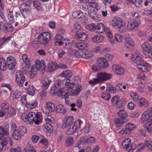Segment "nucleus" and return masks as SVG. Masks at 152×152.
Here are the masks:
<instances>
[{
    "mask_svg": "<svg viewBox=\"0 0 152 152\" xmlns=\"http://www.w3.org/2000/svg\"><path fill=\"white\" fill-rule=\"evenodd\" d=\"M97 78L92 79L89 83L91 84H96L99 83H101L111 79L112 75L106 72H99L96 75Z\"/></svg>",
    "mask_w": 152,
    "mask_h": 152,
    "instance_id": "nucleus-1",
    "label": "nucleus"
},
{
    "mask_svg": "<svg viewBox=\"0 0 152 152\" xmlns=\"http://www.w3.org/2000/svg\"><path fill=\"white\" fill-rule=\"evenodd\" d=\"M35 63V64L31 67V73L30 75V77L31 78H33L36 76L37 73V70L40 69L42 70H45L46 68L45 62L43 60L40 61L38 59H36Z\"/></svg>",
    "mask_w": 152,
    "mask_h": 152,
    "instance_id": "nucleus-2",
    "label": "nucleus"
},
{
    "mask_svg": "<svg viewBox=\"0 0 152 152\" xmlns=\"http://www.w3.org/2000/svg\"><path fill=\"white\" fill-rule=\"evenodd\" d=\"M63 81L61 80H58L55 85L53 86L50 90V93L52 95H56L58 96H62L63 92L62 90L64 88L62 87L64 85Z\"/></svg>",
    "mask_w": 152,
    "mask_h": 152,
    "instance_id": "nucleus-3",
    "label": "nucleus"
},
{
    "mask_svg": "<svg viewBox=\"0 0 152 152\" xmlns=\"http://www.w3.org/2000/svg\"><path fill=\"white\" fill-rule=\"evenodd\" d=\"M111 23L113 26H117L118 28L119 31L120 33H123L125 32L126 30V24L119 18L114 17Z\"/></svg>",
    "mask_w": 152,
    "mask_h": 152,
    "instance_id": "nucleus-4",
    "label": "nucleus"
},
{
    "mask_svg": "<svg viewBox=\"0 0 152 152\" xmlns=\"http://www.w3.org/2000/svg\"><path fill=\"white\" fill-rule=\"evenodd\" d=\"M27 121L28 123L31 125L33 122L37 125L41 122L42 120L40 118V115L38 114L35 113L34 112H30L28 114Z\"/></svg>",
    "mask_w": 152,
    "mask_h": 152,
    "instance_id": "nucleus-5",
    "label": "nucleus"
},
{
    "mask_svg": "<svg viewBox=\"0 0 152 152\" xmlns=\"http://www.w3.org/2000/svg\"><path fill=\"white\" fill-rule=\"evenodd\" d=\"M108 66V63L105 59L99 58L97 59V63L92 66V69L95 72L98 71L102 68H106Z\"/></svg>",
    "mask_w": 152,
    "mask_h": 152,
    "instance_id": "nucleus-6",
    "label": "nucleus"
},
{
    "mask_svg": "<svg viewBox=\"0 0 152 152\" xmlns=\"http://www.w3.org/2000/svg\"><path fill=\"white\" fill-rule=\"evenodd\" d=\"M131 139L127 138L124 140L122 142L123 148L126 149L128 152H132L135 148L136 145L135 143H131Z\"/></svg>",
    "mask_w": 152,
    "mask_h": 152,
    "instance_id": "nucleus-7",
    "label": "nucleus"
},
{
    "mask_svg": "<svg viewBox=\"0 0 152 152\" xmlns=\"http://www.w3.org/2000/svg\"><path fill=\"white\" fill-rule=\"evenodd\" d=\"M51 38L50 34L48 32H44L38 37L37 42L38 44L45 45L50 41Z\"/></svg>",
    "mask_w": 152,
    "mask_h": 152,
    "instance_id": "nucleus-8",
    "label": "nucleus"
},
{
    "mask_svg": "<svg viewBox=\"0 0 152 152\" xmlns=\"http://www.w3.org/2000/svg\"><path fill=\"white\" fill-rule=\"evenodd\" d=\"M118 114L119 118L115 119L114 121L115 124H121L126 122L125 118L127 117V113L126 110H121L118 112Z\"/></svg>",
    "mask_w": 152,
    "mask_h": 152,
    "instance_id": "nucleus-9",
    "label": "nucleus"
},
{
    "mask_svg": "<svg viewBox=\"0 0 152 152\" xmlns=\"http://www.w3.org/2000/svg\"><path fill=\"white\" fill-rule=\"evenodd\" d=\"M16 81L17 84L20 86H23L24 83L26 81L25 76L23 72L20 70L16 73Z\"/></svg>",
    "mask_w": 152,
    "mask_h": 152,
    "instance_id": "nucleus-10",
    "label": "nucleus"
},
{
    "mask_svg": "<svg viewBox=\"0 0 152 152\" xmlns=\"http://www.w3.org/2000/svg\"><path fill=\"white\" fill-rule=\"evenodd\" d=\"M142 48L146 52L145 54L148 56L149 58H152V47L148 42H145L142 44Z\"/></svg>",
    "mask_w": 152,
    "mask_h": 152,
    "instance_id": "nucleus-11",
    "label": "nucleus"
},
{
    "mask_svg": "<svg viewBox=\"0 0 152 152\" xmlns=\"http://www.w3.org/2000/svg\"><path fill=\"white\" fill-rule=\"evenodd\" d=\"M112 69L113 71L117 75H122L124 74L125 70L124 68L118 65H113Z\"/></svg>",
    "mask_w": 152,
    "mask_h": 152,
    "instance_id": "nucleus-12",
    "label": "nucleus"
},
{
    "mask_svg": "<svg viewBox=\"0 0 152 152\" xmlns=\"http://www.w3.org/2000/svg\"><path fill=\"white\" fill-rule=\"evenodd\" d=\"M7 66L10 70H12L16 64V61L15 58L12 56H9L7 59Z\"/></svg>",
    "mask_w": 152,
    "mask_h": 152,
    "instance_id": "nucleus-13",
    "label": "nucleus"
},
{
    "mask_svg": "<svg viewBox=\"0 0 152 152\" xmlns=\"http://www.w3.org/2000/svg\"><path fill=\"white\" fill-rule=\"evenodd\" d=\"M139 25L138 21L134 19H132V20H131L129 22L128 24L127 29L130 31H133L137 29Z\"/></svg>",
    "mask_w": 152,
    "mask_h": 152,
    "instance_id": "nucleus-14",
    "label": "nucleus"
},
{
    "mask_svg": "<svg viewBox=\"0 0 152 152\" xmlns=\"http://www.w3.org/2000/svg\"><path fill=\"white\" fill-rule=\"evenodd\" d=\"M134 125L133 124L128 123L126 124L125 127L120 132V133L121 134H129L134 129Z\"/></svg>",
    "mask_w": 152,
    "mask_h": 152,
    "instance_id": "nucleus-15",
    "label": "nucleus"
},
{
    "mask_svg": "<svg viewBox=\"0 0 152 152\" xmlns=\"http://www.w3.org/2000/svg\"><path fill=\"white\" fill-rule=\"evenodd\" d=\"M74 118L73 117L69 116L65 118L63 121V124L61 127L62 129H65L68 126H70L73 124L74 121Z\"/></svg>",
    "mask_w": 152,
    "mask_h": 152,
    "instance_id": "nucleus-16",
    "label": "nucleus"
},
{
    "mask_svg": "<svg viewBox=\"0 0 152 152\" xmlns=\"http://www.w3.org/2000/svg\"><path fill=\"white\" fill-rule=\"evenodd\" d=\"M75 38L78 40L84 41L87 38L88 35L83 31H76L75 35Z\"/></svg>",
    "mask_w": 152,
    "mask_h": 152,
    "instance_id": "nucleus-17",
    "label": "nucleus"
},
{
    "mask_svg": "<svg viewBox=\"0 0 152 152\" xmlns=\"http://www.w3.org/2000/svg\"><path fill=\"white\" fill-rule=\"evenodd\" d=\"M131 59L132 61L137 65L144 62L143 60L140 58L138 54L136 53L132 56Z\"/></svg>",
    "mask_w": 152,
    "mask_h": 152,
    "instance_id": "nucleus-18",
    "label": "nucleus"
},
{
    "mask_svg": "<svg viewBox=\"0 0 152 152\" xmlns=\"http://www.w3.org/2000/svg\"><path fill=\"white\" fill-rule=\"evenodd\" d=\"M27 7L24 4H22L20 6V13L25 18H27L29 15V10L27 8Z\"/></svg>",
    "mask_w": 152,
    "mask_h": 152,
    "instance_id": "nucleus-19",
    "label": "nucleus"
},
{
    "mask_svg": "<svg viewBox=\"0 0 152 152\" xmlns=\"http://www.w3.org/2000/svg\"><path fill=\"white\" fill-rule=\"evenodd\" d=\"M88 14L92 19L95 21L99 18V15L97 12L93 9H90L88 10Z\"/></svg>",
    "mask_w": 152,
    "mask_h": 152,
    "instance_id": "nucleus-20",
    "label": "nucleus"
},
{
    "mask_svg": "<svg viewBox=\"0 0 152 152\" xmlns=\"http://www.w3.org/2000/svg\"><path fill=\"white\" fill-rule=\"evenodd\" d=\"M63 37L60 34H56L54 38L55 41V44L56 45H62V42L63 41Z\"/></svg>",
    "mask_w": 152,
    "mask_h": 152,
    "instance_id": "nucleus-21",
    "label": "nucleus"
},
{
    "mask_svg": "<svg viewBox=\"0 0 152 152\" xmlns=\"http://www.w3.org/2000/svg\"><path fill=\"white\" fill-rule=\"evenodd\" d=\"M38 105V102L36 100L33 99L27 103L26 107L29 109H31L37 107Z\"/></svg>",
    "mask_w": 152,
    "mask_h": 152,
    "instance_id": "nucleus-22",
    "label": "nucleus"
},
{
    "mask_svg": "<svg viewBox=\"0 0 152 152\" xmlns=\"http://www.w3.org/2000/svg\"><path fill=\"white\" fill-rule=\"evenodd\" d=\"M69 126V128L66 132V134L67 135L71 134L75 132L78 128L75 123H74Z\"/></svg>",
    "mask_w": 152,
    "mask_h": 152,
    "instance_id": "nucleus-23",
    "label": "nucleus"
},
{
    "mask_svg": "<svg viewBox=\"0 0 152 152\" xmlns=\"http://www.w3.org/2000/svg\"><path fill=\"white\" fill-rule=\"evenodd\" d=\"M12 137L16 140H20L23 135L18 129H15L12 135Z\"/></svg>",
    "mask_w": 152,
    "mask_h": 152,
    "instance_id": "nucleus-24",
    "label": "nucleus"
},
{
    "mask_svg": "<svg viewBox=\"0 0 152 152\" xmlns=\"http://www.w3.org/2000/svg\"><path fill=\"white\" fill-rule=\"evenodd\" d=\"M82 86L81 84L77 85L75 89L71 90V94L70 95L73 96L78 95L82 90Z\"/></svg>",
    "mask_w": 152,
    "mask_h": 152,
    "instance_id": "nucleus-25",
    "label": "nucleus"
},
{
    "mask_svg": "<svg viewBox=\"0 0 152 152\" xmlns=\"http://www.w3.org/2000/svg\"><path fill=\"white\" fill-rule=\"evenodd\" d=\"M62 45H63L64 48L67 49H70L72 46V44L70 43V40L66 38L64 39Z\"/></svg>",
    "mask_w": 152,
    "mask_h": 152,
    "instance_id": "nucleus-26",
    "label": "nucleus"
},
{
    "mask_svg": "<svg viewBox=\"0 0 152 152\" xmlns=\"http://www.w3.org/2000/svg\"><path fill=\"white\" fill-rule=\"evenodd\" d=\"M7 67V62L3 58H0V69L2 71H4Z\"/></svg>",
    "mask_w": 152,
    "mask_h": 152,
    "instance_id": "nucleus-27",
    "label": "nucleus"
},
{
    "mask_svg": "<svg viewBox=\"0 0 152 152\" xmlns=\"http://www.w3.org/2000/svg\"><path fill=\"white\" fill-rule=\"evenodd\" d=\"M7 144V140L5 138L0 140V150L3 151H6L8 149V148L6 146Z\"/></svg>",
    "mask_w": 152,
    "mask_h": 152,
    "instance_id": "nucleus-28",
    "label": "nucleus"
},
{
    "mask_svg": "<svg viewBox=\"0 0 152 152\" xmlns=\"http://www.w3.org/2000/svg\"><path fill=\"white\" fill-rule=\"evenodd\" d=\"M36 151L33 146L29 143L26 144L25 148L23 150V152H36Z\"/></svg>",
    "mask_w": 152,
    "mask_h": 152,
    "instance_id": "nucleus-29",
    "label": "nucleus"
},
{
    "mask_svg": "<svg viewBox=\"0 0 152 152\" xmlns=\"http://www.w3.org/2000/svg\"><path fill=\"white\" fill-rule=\"evenodd\" d=\"M97 28L96 32L98 33H102L104 31L105 28L104 24L102 23H98L96 26Z\"/></svg>",
    "mask_w": 152,
    "mask_h": 152,
    "instance_id": "nucleus-30",
    "label": "nucleus"
},
{
    "mask_svg": "<svg viewBox=\"0 0 152 152\" xmlns=\"http://www.w3.org/2000/svg\"><path fill=\"white\" fill-rule=\"evenodd\" d=\"M87 47V44L83 42L77 43L75 45V47L81 50L86 49Z\"/></svg>",
    "mask_w": 152,
    "mask_h": 152,
    "instance_id": "nucleus-31",
    "label": "nucleus"
},
{
    "mask_svg": "<svg viewBox=\"0 0 152 152\" xmlns=\"http://www.w3.org/2000/svg\"><path fill=\"white\" fill-rule=\"evenodd\" d=\"M104 39V37L102 35H95L93 37L92 40L95 43H99L102 42Z\"/></svg>",
    "mask_w": 152,
    "mask_h": 152,
    "instance_id": "nucleus-32",
    "label": "nucleus"
},
{
    "mask_svg": "<svg viewBox=\"0 0 152 152\" xmlns=\"http://www.w3.org/2000/svg\"><path fill=\"white\" fill-rule=\"evenodd\" d=\"M48 71L49 72H52L58 68V65H56L53 62L48 64L47 66Z\"/></svg>",
    "mask_w": 152,
    "mask_h": 152,
    "instance_id": "nucleus-33",
    "label": "nucleus"
},
{
    "mask_svg": "<svg viewBox=\"0 0 152 152\" xmlns=\"http://www.w3.org/2000/svg\"><path fill=\"white\" fill-rule=\"evenodd\" d=\"M3 29L6 32H12L13 31V27L11 24L5 23L4 25Z\"/></svg>",
    "mask_w": 152,
    "mask_h": 152,
    "instance_id": "nucleus-34",
    "label": "nucleus"
},
{
    "mask_svg": "<svg viewBox=\"0 0 152 152\" xmlns=\"http://www.w3.org/2000/svg\"><path fill=\"white\" fill-rule=\"evenodd\" d=\"M74 142V138L72 137H68L66 140L65 144L67 147L71 146Z\"/></svg>",
    "mask_w": 152,
    "mask_h": 152,
    "instance_id": "nucleus-35",
    "label": "nucleus"
},
{
    "mask_svg": "<svg viewBox=\"0 0 152 152\" xmlns=\"http://www.w3.org/2000/svg\"><path fill=\"white\" fill-rule=\"evenodd\" d=\"M51 82V81L48 78H45L42 81L44 88L45 89L48 88L50 83Z\"/></svg>",
    "mask_w": 152,
    "mask_h": 152,
    "instance_id": "nucleus-36",
    "label": "nucleus"
},
{
    "mask_svg": "<svg viewBox=\"0 0 152 152\" xmlns=\"http://www.w3.org/2000/svg\"><path fill=\"white\" fill-rule=\"evenodd\" d=\"M142 0H129V2L132 3V4L135 5L136 7H139L142 5Z\"/></svg>",
    "mask_w": 152,
    "mask_h": 152,
    "instance_id": "nucleus-37",
    "label": "nucleus"
},
{
    "mask_svg": "<svg viewBox=\"0 0 152 152\" xmlns=\"http://www.w3.org/2000/svg\"><path fill=\"white\" fill-rule=\"evenodd\" d=\"M56 110L57 112L64 114L66 112L65 108L61 104L58 105L56 107Z\"/></svg>",
    "mask_w": 152,
    "mask_h": 152,
    "instance_id": "nucleus-38",
    "label": "nucleus"
},
{
    "mask_svg": "<svg viewBox=\"0 0 152 152\" xmlns=\"http://www.w3.org/2000/svg\"><path fill=\"white\" fill-rule=\"evenodd\" d=\"M72 75V73L71 71L66 70L62 72L61 74V76L65 77H71Z\"/></svg>",
    "mask_w": 152,
    "mask_h": 152,
    "instance_id": "nucleus-39",
    "label": "nucleus"
},
{
    "mask_svg": "<svg viewBox=\"0 0 152 152\" xmlns=\"http://www.w3.org/2000/svg\"><path fill=\"white\" fill-rule=\"evenodd\" d=\"M126 104V102L125 99H118V101L115 103L116 106L118 107H123Z\"/></svg>",
    "mask_w": 152,
    "mask_h": 152,
    "instance_id": "nucleus-40",
    "label": "nucleus"
},
{
    "mask_svg": "<svg viewBox=\"0 0 152 152\" xmlns=\"http://www.w3.org/2000/svg\"><path fill=\"white\" fill-rule=\"evenodd\" d=\"M27 90V93L29 95L33 96L35 94V89L33 86H29Z\"/></svg>",
    "mask_w": 152,
    "mask_h": 152,
    "instance_id": "nucleus-41",
    "label": "nucleus"
},
{
    "mask_svg": "<svg viewBox=\"0 0 152 152\" xmlns=\"http://www.w3.org/2000/svg\"><path fill=\"white\" fill-rule=\"evenodd\" d=\"M150 116H150V115H148L147 113L145 112L142 115V120L143 121H149V119Z\"/></svg>",
    "mask_w": 152,
    "mask_h": 152,
    "instance_id": "nucleus-42",
    "label": "nucleus"
},
{
    "mask_svg": "<svg viewBox=\"0 0 152 152\" xmlns=\"http://www.w3.org/2000/svg\"><path fill=\"white\" fill-rule=\"evenodd\" d=\"M47 108L50 112L54 111L55 110V106L54 104L51 102H47L46 103Z\"/></svg>",
    "mask_w": 152,
    "mask_h": 152,
    "instance_id": "nucleus-43",
    "label": "nucleus"
},
{
    "mask_svg": "<svg viewBox=\"0 0 152 152\" xmlns=\"http://www.w3.org/2000/svg\"><path fill=\"white\" fill-rule=\"evenodd\" d=\"M34 6L37 10H39L42 9V6L40 2L37 1H34L33 2Z\"/></svg>",
    "mask_w": 152,
    "mask_h": 152,
    "instance_id": "nucleus-44",
    "label": "nucleus"
},
{
    "mask_svg": "<svg viewBox=\"0 0 152 152\" xmlns=\"http://www.w3.org/2000/svg\"><path fill=\"white\" fill-rule=\"evenodd\" d=\"M137 67L140 70L144 72H147L148 71L147 67L144 65V62L143 63L137 65Z\"/></svg>",
    "mask_w": 152,
    "mask_h": 152,
    "instance_id": "nucleus-45",
    "label": "nucleus"
},
{
    "mask_svg": "<svg viewBox=\"0 0 152 152\" xmlns=\"http://www.w3.org/2000/svg\"><path fill=\"white\" fill-rule=\"evenodd\" d=\"M47 125L49 124L52 123L54 121L53 118L50 115L47 116L45 118Z\"/></svg>",
    "mask_w": 152,
    "mask_h": 152,
    "instance_id": "nucleus-46",
    "label": "nucleus"
},
{
    "mask_svg": "<svg viewBox=\"0 0 152 152\" xmlns=\"http://www.w3.org/2000/svg\"><path fill=\"white\" fill-rule=\"evenodd\" d=\"M106 90L108 91H113L114 92L116 91V89L110 83H107L106 85Z\"/></svg>",
    "mask_w": 152,
    "mask_h": 152,
    "instance_id": "nucleus-47",
    "label": "nucleus"
},
{
    "mask_svg": "<svg viewBox=\"0 0 152 152\" xmlns=\"http://www.w3.org/2000/svg\"><path fill=\"white\" fill-rule=\"evenodd\" d=\"M124 47L128 50H132L134 49V43L132 44H125Z\"/></svg>",
    "mask_w": 152,
    "mask_h": 152,
    "instance_id": "nucleus-48",
    "label": "nucleus"
},
{
    "mask_svg": "<svg viewBox=\"0 0 152 152\" xmlns=\"http://www.w3.org/2000/svg\"><path fill=\"white\" fill-rule=\"evenodd\" d=\"M93 56V55L91 53L86 51V52H83V58L88 59L91 58Z\"/></svg>",
    "mask_w": 152,
    "mask_h": 152,
    "instance_id": "nucleus-49",
    "label": "nucleus"
},
{
    "mask_svg": "<svg viewBox=\"0 0 152 152\" xmlns=\"http://www.w3.org/2000/svg\"><path fill=\"white\" fill-rule=\"evenodd\" d=\"M86 28L90 31H93L96 29V26L94 23H92L86 26Z\"/></svg>",
    "mask_w": 152,
    "mask_h": 152,
    "instance_id": "nucleus-50",
    "label": "nucleus"
},
{
    "mask_svg": "<svg viewBox=\"0 0 152 152\" xmlns=\"http://www.w3.org/2000/svg\"><path fill=\"white\" fill-rule=\"evenodd\" d=\"M8 110V113L10 116L14 115L16 113V110L14 107H11Z\"/></svg>",
    "mask_w": 152,
    "mask_h": 152,
    "instance_id": "nucleus-51",
    "label": "nucleus"
},
{
    "mask_svg": "<svg viewBox=\"0 0 152 152\" xmlns=\"http://www.w3.org/2000/svg\"><path fill=\"white\" fill-rule=\"evenodd\" d=\"M7 16L10 23H12L14 22L15 20L13 14L12 12H9V13L7 14Z\"/></svg>",
    "mask_w": 152,
    "mask_h": 152,
    "instance_id": "nucleus-52",
    "label": "nucleus"
},
{
    "mask_svg": "<svg viewBox=\"0 0 152 152\" xmlns=\"http://www.w3.org/2000/svg\"><path fill=\"white\" fill-rule=\"evenodd\" d=\"M130 96L134 99V100L135 101H137L139 98L138 95L136 93L132 92L130 93Z\"/></svg>",
    "mask_w": 152,
    "mask_h": 152,
    "instance_id": "nucleus-53",
    "label": "nucleus"
},
{
    "mask_svg": "<svg viewBox=\"0 0 152 152\" xmlns=\"http://www.w3.org/2000/svg\"><path fill=\"white\" fill-rule=\"evenodd\" d=\"M18 129L20 131L23 136L27 132V129L25 126H21L20 127L19 129Z\"/></svg>",
    "mask_w": 152,
    "mask_h": 152,
    "instance_id": "nucleus-54",
    "label": "nucleus"
},
{
    "mask_svg": "<svg viewBox=\"0 0 152 152\" xmlns=\"http://www.w3.org/2000/svg\"><path fill=\"white\" fill-rule=\"evenodd\" d=\"M147 149L152 151V141L147 140L145 142Z\"/></svg>",
    "mask_w": 152,
    "mask_h": 152,
    "instance_id": "nucleus-55",
    "label": "nucleus"
},
{
    "mask_svg": "<svg viewBox=\"0 0 152 152\" xmlns=\"http://www.w3.org/2000/svg\"><path fill=\"white\" fill-rule=\"evenodd\" d=\"M115 40L118 42H121L122 41L123 37L120 34H115Z\"/></svg>",
    "mask_w": 152,
    "mask_h": 152,
    "instance_id": "nucleus-56",
    "label": "nucleus"
},
{
    "mask_svg": "<svg viewBox=\"0 0 152 152\" xmlns=\"http://www.w3.org/2000/svg\"><path fill=\"white\" fill-rule=\"evenodd\" d=\"M81 14V12L80 11H75L72 13V15L74 18H79L81 16V15H80Z\"/></svg>",
    "mask_w": 152,
    "mask_h": 152,
    "instance_id": "nucleus-57",
    "label": "nucleus"
},
{
    "mask_svg": "<svg viewBox=\"0 0 152 152\" xmlns=\"http://www.w3.org/2000/svg\"><path fill=\"white\" fill-rule=\"evenodd\" d=\"M83 52L82 51H77L75 52V56L78 58H83Z\"/></svg>",
    "mask_w": 152,
    "mask_h": 152,
    "instance_id": "nucleus-58",
    "label": "nucleus"
},
{
    "mask_svg": "<svg viewBox=\"0 0 152 152\" xmlns=\"http://www.w3.org/2000/svg\"><path fill=\"white\" fill-rule=\"evenodd\" d=\"M87 4H88L90 6V7H93L94 8H98V4L94 2H89L87 3Z\"/></svg>",
    "mask_w": 152,
    "mask_h": 152,
    "instance_id": "nucleus-59",
    "label": "nucleus"
},
{
    "mask_svg": "<svg viewBox=\"0 0 152 152\" xmlns=\"http://www.w3.org/2000/svg\"><path fill=\"white\" fill-rule=\"evenodd\" d=\"M1 109L3 110H8L9 108V105L7 103L4 102L1 104Z\"/></svg>",
    "mask_w": 152,
    "mask_h": 152,
    "instance_id": "nucleus-60",
    "label": "nucleus"
},
{
    "mask_svg": "<svg viewBox=\"0 0 152 152\" xmlns=\"http://www.w3.org/2000/svg\"><path fill=\"white\" fill-rule=\"evenodd\" d=\"M85 142L88 143H93L95 142V140L94 138L92 137H90L86 139L85 141Z\"/></svg>",
    "mask_w": 152,
    "mask_h": 152,
    "instance_id": "nucleus-61",
    "label": "nucleus"
},
{
    "mask_svg": "<svg viewBox=\"0 0 152 152\" xmlns=\"http://www.w3.org/2000/svg\"><path fill=\"white\" fill-rule=\"evenodd\" d=\"M62 91H63L64 92L62 93V96L64 95L65 99L68 98L69 97V92L68 91L67 89H65L64 90V88L62 90Z\"/></svg>",
    "mask_w": 152,
    "mask_h": 152,
    "instance_id": "nucleus-62",
    "label": "nucleus"
},
{
    "mask_svg": "<svg viewBox=\"0 0 152 152\" xmlns=\"http://www.w3.org/2000/svg\"><path fill=\"white\" fill-rule=\"evenodd\" d=\"M45 127L47 131L50 133L52 132L53 131V127L51 124H49L48 125H46Z\"/></svg>",
    "mask_w": 152,
    "mask_h": 152,
    "instance_id": "nucleus-63",
    "label": "nucleus"
},
{
    "mask_svg": "<svg viewBox=\"0 0 152 152\" xmlns=\"http://www.w3.org/2000/svg\"><path fill=\"white\" fill-rule=\"evenodd\" d=\"M105 57L106 58L104 59L107 62V60L108 61H112L114 58L113 56L110 54H106L105 55Z\"/></svg>",
    "mask_w": 152,
    "mask_h": 152,
    "instance_id": "nucleus-64",
    "label": "nucleus"
}]
</instances>
